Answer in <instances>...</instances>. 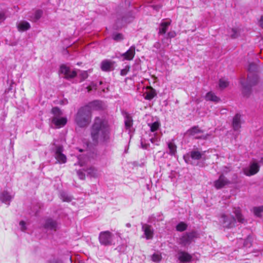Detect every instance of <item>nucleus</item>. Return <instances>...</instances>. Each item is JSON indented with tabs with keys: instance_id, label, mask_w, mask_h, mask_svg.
<instances>
[{
	"instance_id": "1",
	"label": "nucleus",
	"mask_w": 263,
	"mask_h": 263,
	"mask_svg": "<svg viewBox=\"0 0 263 263\" xmlns=\"http://www.w3.org/2000/svg\"><path fill=\"white\" fill-rule=\"evenodd\" d=\"M91 137L93 142L96 144L105 145L110 142V128L105 117L95 118L91 127Z\"/></svg>"
},
{
	"instance_id": "2",
	"label": "nucleus",
	"mask_w": 263,
	"mask_h": 263,
	"mask_svg": "<svg viewBox=\"0 0 263 263\" xmlns=\"http://www.w3.org/2000/svg\"><path fill=\"white\" fill-rule=\"evenodd\" d=\"M75 120L79 126L83 127L87 126L91 121V112L89 106L81 107L79 110Z\"/></svg>"
},
{
	"instance_id": "3",
	"label": "nucleus",
	"mask_w": 263,
	"mask_h": 263,
	"mask_svg": "<svg viewBox=\"0 0 263 263\" xmlns=\"http://www.w3.org/2000/svg\"><path fill=\"white\" fill-rule=\"evenodd\" d=\"M51 112L53 115L51 118V124L55 128H61L66 124L67 118L63 116L62 111L58 107L52 108Z\"/></svg>"
},
{
	"instance_id": "4",
	"label": "nucleus",
	"mask_w": 263,
	"mask_h": 263,
	"mask_svg": "<svg viewBox=\"0 0 263 263\" xmlns=\"http://www.w3.org/2000/svg\"><path fill=\"white\" fill-rule=\"evenodd\" d=\"M220 226L225 229H230L235 226L236 219L230 213L226 212L221 214L219 218Z\"/></svg>"
},
{
	"instance_id": "5",
	"label": "nucleus",
	"mask_w": 263,
	"mask_h": 263,
	"mask_svg": "<svg viewBox=\"0 0 263 263\" xmlns=\"http://www.w3.org/2000/svg\"><path fill=\"white\" fill-rule=\"evenodd\" d=\"M115 235L108 231L101 232L99 235V241L101 245L109 246L114 245Z\"/></svg>"
},
{
	"instance_id": "6",
	"label": "nucleus",
	"mask_w": 263,
	"mask_h": 263,
	"mask_svg": "<svg viewBox=\"0 0 263 263\" xmlns=\"http://www.w3.org/2000/svg\"><path fill=\"white\" fill-rule=\"evenodd\" d=\"M187 134L193 136L196 139H206L211 134H204L198 127H194L187 132Z\"/></svg>"
},
{
	"instance_id": "7",
	"label": "nucleus",
	"mask_w": 263,
	"mask_h": 263,
	"mask_svg": "<svg viewBox=\"0 0 263 263\" xmlns=\"http://www.w3.org/2000/svg\"><path fill=\"white\" fill-rule=\"evenodd\" d=\"M60 72L63 74L66 79H71L75 77L77 74V71L65 65L61 66Z\"/></svg>"
},
{
	"instance_id": "8",
	"label": "nucleus",
	"mask_w": 263,
	"mask_h": 263,
	"mask_svg": "<svg viewBox=\"0 0 263 263\" xmlns=\"http://www.w3.org/2000/svg\"><path fill=\"white\" fill-rule=\"evenodd\" d=\"M259 167L257 162L254 160L248 167L243 169V173L247 176H252L258 172Z\"/></svg>"
},
{
	"instance_id": "9",
	"label": "nucleus",
	"mask_w": 263,
	"mask_h": 263,
	"mask_svg": "<svg viewBox=\"0 0 263 263\" xmlns=\"http://www.w3.org/2000/svg\"><path fill=\"white\" fill-rule=\"evenodd\" d=\"M197 234L195 232H192L183 235L179 240V243L183 246L189 245L194 238L197 237Z\"/></svg>"
},
{
	"instance_id": "10",
	"label": "nucleus",
	"mask_w": 263,
	"mask_h": 263,
	"mask_svg": "<svg viewBox=\"0 0 263 263\" xmlns=\"http://www.w3.org/2000/svg\"><path fill=\"white\" fill-rule=\"evenodd\" d=\"M255 67V65L254 64H251L249 66V73L248 76V86H251L252 85H254L256 84L258 81V76L256 74L252 73L251 72V68Z\"/></svg>"
},
{
	"instance_id": "11",
	"label": "nucleus",
	"mask_w": 263,
	"mask_h": 263,
	"mask_svg": "<svg viewBox=\"0 0 263 263\" xmlns=\"http://www.w3.org/2000/svg\"><path fill=\"white\" fill-rule=\"evenodd\" d=\"M142 230L144 232V237L147 239H151L154 236V230L153 227L147 224H142Z\"/></svg>"
},
{
	"instance_id": "12",
	"label": "nucleus",
	"mask_w": 263,
	"mask_h": 263,
	"mask_svg": "<svg viewBox=\"0 0 263 263\" xmlns=\"http://www.w3.org/2000/svg\"><path fill=\"white\" fill-rule=\"evenodd\" d=\"M115 62L109 60H104L101 63V68L104 71H110L114 69Z\"/></svg>"
},
{
	"instance_id": "13",
	"label": "nucleus",
	"mask_w": 263,
	"mask_h": 263,
	"mask_svg": "<svg viewBox=\"0 0 263 263\" xmlns=\"http://www.w3.org/2000/svg\"><path fill=\"white\" fill-rule=\"evenodd\" d=\"M229 183L230 181L223 175H221L219 179L214 183V186L217 189H221Z\"/></svg>"
},
{
	"instance_id": "14",
	"label": "nucleus",
	"mask_w": 263,
	"mask_h": 263,
	"mask_svg": "<svg viewBox=\"0 0 263 263\" xmlns=\"http://www.w3.org/2000/svg\"><path fill=\"white\" fill-rule=\"evenodd\" d=\"M135 55V47L132 46L126 52L121 54V57L123 58V60L130 61L133 59Z\"/></svg>"
},
{
	"instance_id": "15",
	"label": "nucleus",
	"mask_w": 263,
	"mask_h": 263,
	"mask_svg": "<svg viewBox=\"0 0 263 263\" xmlns=\"http://www.w3.org/2000/svg\"><path fill=\"white\" fill-rule=\"evenodd\" d=\"M62 147L61 146H58L56 148L55 153V158L60 163H65L66 162V156L62 154Z\"/></svg>"
},
{
	"instance_id": "16",
	"label": "nucleus",
	"mask_w": 263,
	"mask_h": 263,
	"mask_svg": "<svg viewBox=\"0 0 263 263\" xmlns=\"http://www.w3.org/2000/svg\"><path fill=\"white\" fill-rule=\"evenodd\" d=\"M205 152H200L198 151H193L191 152V157L194 160H205L207 158L205 156Z\"/></svg>"
},
{
	"instance_id": "17",
	"label": "nucleus",
	"mask_w": 263,
	"mask_h": 263,
	"mask_svg": "<svg viewBox=\"0 0 263 263\" xmlns=\"http://www.w3.org/2000/svg\"><path fill=\"white\" fill-rule=\"evenodd\" d=\"M12 198L13 196L7 191H4L0 193V200L5 204L9 205Z\"/></svg>"
},
{
	"instance_id": "18",
	"label": "nucleus",
	"mask_w": 263,
	"mask_h": 263,
	"mask_svg": "<svg viewBox=\"0 0 263 263\" xmlns=\"http://www.w3.org/2000/svg\"><path fill=\"white\" fill-rule=\"evenodd\" d=\"M178 259L182 262H189L191 261L192 256L189 253L181 251L178 253Z\"/></svg>"
},
{
	"instance_id": "19",
	"label": "nucleus",
	"mask_w": 263,
	"mask_h": 263,
	"mask_svg": "<svg viewBox=\"0 0 263 263\" xmlns=\"http://www.w3.org/2000/svg\"><path fill=\"white\" fill-rule=\"evenodd\" d=\"M241 115L237 114L233 118V126L234 130H236L240 128Z\"/></svg>"
},
{
	"instance_id": "20",
	"label": "nucleus",
	"mask_w": 263,
	"mask_h": 263,
	"mask_svg": "<svg viewBox=\"0 0 263 263\" xmlns=\"http://www.w3.org/2000/svg\"><path fill=\"white\" fill-rule=\"evenodd\" d=\"M86 106H89L90 111L91 109H100L102 107V103L100 101H94L89 103Z\"/></svg>"
},
{
	"instance_id": "21",
	"label": "nucleus",
	"mask_w": 263,
	"mask_h": 263,
	"mask_svg": "<svg viewBox=\"0 0 263 263\" xmlns=\"http://www.w3.org/2000/svg\"><path fill=\"white\" fill-rule=\"evenodd\" d=\"M17 29L20 31H25L30 28L29 23L26 21H21L17 25Z\"/></svg>"
},
{
	"instance_id": "22",
	"label": "nucleus",
	"mask_w": 263,
	"mask_h": 263,
	"mask_svg": "<svg viewBox=\"0 0 263 263\" xmlns=\"http://www.w3.org/2000/svg\"><path fill=\"white\" fill-rule=\"evenodd\" d=\"M233 213L235 214L236 218L239 222L243 223L245 221L244 218L241 213L240 209L239 207L233 209Z\"/></svg>"
},
{
	"instance_id": "23",
	"label": "nucleus",
	"mask_w": 263,
	"mask_h": 263,
	"mask_svg": "<svg viewBox=\"0 0 263 263\" xmlns=\"http://www.w3.org/2000/svg\"><path fill=\"white\" fill-rule=\"evenodd\" d=\"M170 24L171 21L170 20L162 22L159 28V33L160 34H164L166 32Z\"/></svg>"
},
{
	"instance_id": "24",
	"label": "nucleus",
	"mask_w": 263,
	"mask_h": 263,
	"mask_svg": "<svg viewBox=\"0 0 263 263\" xmlns=\"http://www.w3.org/2000/svg\"><path fill=\"white\" fill-rule=\"evenodd\" d=\"M205 99L206 101H213L214 102H218L219 101V98L216 96L213 92H208L205 97Z\"/></svg>"
},
{
	"instance_id": "25",
	"label": "nucleus",
	"mask_w": 263,
	"mask_h": 263,
	"mask_svg": "<svg viewBox=\"0 0 263 263\" xmlns=\"http://www.w3.org/2000/svg\"><path fill=\"white\" fill-rule=\"evenodd\" d=\"M46 229L55 230L57 228V223L51 219H47L45 223Z\"/></svg>"
},
{
	"instance_id": "26",
	"label": "nucleus",
	"mask_w": 263,
	"mask_h": 263,
	"mask_svg": "<svg viewBox=\"0 0 263 263\" xmlns=\"http://www.w3.org/2000/svg\"><path fill=\"white\" fill-rule=\"evenodd\" d=\"M242 30L239 28H232L230 32V36L233 39L240 36L241 34Z\"/></svg>"
},
{
	"instance_id": "27",
	"label": "nucleus",
	"mask_w": 263,
	"mask_h": 263,
	"mask_svg": "<svg viewBox=\"0 0 263 263\" xmlns=\"http://www.w3.org/2000/svg\"><path fill=\"white\" fill-rule=\"evenodd\" d=\"M125 125L126 128L129 130V133L131 132V127L133 125V120L132 117L128 115H126L125 119Z\"/></svg>"
},
{
	"instance_id": "28",
	"label": "nucleus",
	"mask_w": 263,
	"mask_h": 263,
	"mask_svg": "<svg viewBox=\"0 0 263 263\" xmlns=\"http://www.w3.org/2000/svg\"><path fill=\"white\" fill-rule=\"evenodd\" d=\"M168 148V153L169 154L175 156L176 153V149L177 146L173 142H169L167 143Z\"/></svg>"
},
{
	"instance_id": "29",
	"label": "nucleus",
	"mask_w": 263,
	"mask_h": 263,
	"mask_svg": "<svg viewBox=\"0 0 263 263\" xmlns=\"http://www.w3.org/2000/svg\"><path fill=\"white\" fill-rule=\"evenodd\" d=\"M239 243L240 244L239 247H250L251 245V238L250 237H248L245 240L240 238L239 239Z\"/></svg>"
},
{
	"instance_id": "30",
	"label": "nucleus",
	"mask_w": 263,
	"mask_h": 263,
	"mask_svg": "<svg viewBox=\"0 0 263 263\" xmlns=\"http://www.w3.org/2000/svg\"><path fill=\"white\" fill-rule=\"evenodd\" d=\"M86 171L88 175L93 177H97L99 175L98 170L93 167L88 168Z\"/></svg>"
},
{
	"instance_id": "31",
	"label": "nucleus",
	"mask_w": 263,
	"mask_h": 263,
	"mask_svg": "<svg viewBox=\"0 0 263 263\" xmlns=\"http://www.w3.org/2000/svg\"><path fill=\"white\" fill-rule=\"evenodd\" d=\"M155 93L154 89L152 88H147L145 98L146 100H151L155 97Z\"/></svg>"
},
{
	"instance_id": "32",
	"label": "nucleus",
	"mask_w": 263,
	"mask_h": 263,
	"mask_svg": "<svg viewBox=\"0 0 263 263\" xmlns=\"http://www.w3.org/2000/svg\"><path fill=\"white\" fill-rule=\"evenodd\" d=\"M79 160V164L81 166H83L89 161V158L88 156H79L78 157Z\"/></svg>"
},
{
	"instance_id": "33",
	"label": "nucleus",
	"mask_w": 263,
	"mask_h": 263,
	"mask_svg": "<svg viewBox=\"0 0 263 263\" xmlns=\"http://www.w3.org/2000/svg\"><path fill=\"white\" fill-rule=\"evenodd\" d=\"M148 125L150 127L151 131L154 133L159 128L160 123L158 121H156L152 124H149Z\"/></svg>"
},
{
	"instance_id": "34",
	"label": "nucleus",
	"mask_w": 263,
	"mask_h": 263,
	"mask_svg": "<svg viewBox=\"0 0 263 263\" xmlns=\"http://www.w3.org/2000/svg\"><path fill=\"white\" fill-rule=\"evenodd\" d=\"M160 140V136L157 133L154 134V137L151 138V141L152 143L157 145H159V142Z\"/></svg>"
},
{
	"instance_id": "35",
	"label": "nucleus",
	"mask_w": 263,
	"mask_h": 263,
	"mask_svg": "<svg viewBox=\"0 0 263 263\" xmlns=\"http://www.w3.org/2000/svg\"><path fill=\"white\" fill-rule=\"evenodd\" d=\"M253 212L257 217L261 216V213L263 212V206L255 207L253 209Z\"/></svg>"
},
{
	"instance_id": "36",
	"label": "nucleus",
	"mask_w": 263,
	"mask_h": 263,
	"mask_svg": "<svg viewBox=\"0 0 263 263\" xmlns=\"http://www.w3.org/2000/svg\"><path fill=\"white\" fill-rule=\"evenodd\" d=\"M187 225L183 222L179 223L176 226V230L178 231L182 232L186 230Z\"/></svg>"
},
{
	"instance_id": "37",
	"label": "nucleus",
	"mask_w": 263,
	"mask_h": 263,
	"mask_svg": "<svg viewBox=\"0 0 263 263\" xmlns=\"http://www.w3.org/2000/svg\"><path fill=\"white\" fill-rule=\"evenodd\" d=\"M229 82L226 79H221L219 80V86L220 88L223 89L228 86Z\"/></svg>"
},
{
	"instance_id": "38",
	"label": "nucleus",
	"mask_w": 263,
	"mask_h": 263,
	"mask_svg": "<svg viewBox=\"0 0 263 263\" xmlns=\"http://www.w3.org/2000/svg\"><path fill=\"white\" fill-rule=\"evenodd\" d=\"M162 257L160 253H154L152 256V260L154 262H159L161 260Z\"/></svg>"
},
{
	"instance_id": "39",
	"label": "nucleus",
	"mask_w": 263,
	"mask_h": 263,
	"mask_svg": "<svg viewBox=\"0 0 263 263\" xmlns=\"http://www.w3.org/2000/svg\"><path fill=\"white\" fill-rule=\"evenodd\" d=\"M99 89H102V91L104 92H106L108 90V84L107 83H103L102 81L99 82Z\"/></svg>"
},
{
	"instance_id": "40",
	"label": "nucleus",
	"mask_w": 263,
	"mask_h": 263,
	"mask_svg": "<svg viewBox=\"0 0 263 263\" xmlns=\"http://www.w3.org/2000/svg\"><path fill=\"white\" fill-rule=\"evenodd\" d=\"M98 86L95 84L93 82L91 83V84L87 87V91L89 92L92 90H96L98 89Z\"/></svg>"
},
{
	"instance_id": "41",
	"label": "nucleus",
	"mask_w": 263,
	"mask_h": 263,
	"mask_svg": "<svg viewBox=\"0 0 263 263\" xmlns=\"http://www.w3.org/2000/svg\"><path fill=\"white\" fill-rule=\"evenodd\" d=\"M61 198L63 201L69 202L71 201V198L65 193H62L61 194Z\"/></svg>"
},
{
	"instance_id": "42",
	"label": "nucleus",
	"mask_w": 263,
	"mask_h": 263,
	"mask_svg": "<svg viewBox=\"0 0 263 263\" xmlns=\"http://www.w3.org/2000/svg\"><path fill=\"white\" fill-rule=\"evenodd\" d=\"M129 66L127 65L125 67V68L122 69L120 71V74L122 76H124L127 74V72L129 70Z\"/></svg>"
},
{
	"instance_id": "43",
	"label": "nucleus",
	"mask_w": 263,
	"mask_h": 263,
	"mask_svg": "<svg viewBox=\"0 0 263 263\" xmlns=\"http://www.w3.org/2000/svg\"><path fill=\"white\" fill-rule=\"evenodd\" d=\"M113 39L115 41H119L122 40L123 39V35L121 34L118 33V34H114L113 35Z\"/></svg>"
},
{
	"instance_id": "44",
	"label": "nucleus",
	"mask_w": 263,
	"mask_h": 263,
	"mask_svg": "<svg viewBox=\"0 0 263 263\" xmlns=\"http://www.w3.org/2000/svg\"><path fill=\"white\" fill-rule=\"evenodd\" d=\"M88 76L87 71H81L80 74V77L82 80H84L86 79Z\"/></svg>"
},
{
	"instance_id": "45",
	"label": "nucleus",
	"mask_w": 263,
	"mask_h": 263,
	"mask_svg": "<svg viewBox=\"0 0 263 263\" xmlns=\"http://www.w3.org/2000/svg\"><path fill=\"white\" fill-rule=\"evenodd\" d=\"M42 15V11L40 10H37L34 13V18L36 20L39 19Z\"/></svg>"
},
{
	"instance_id": "46",
	"label": "nucleus",
	"mask_w": 263,
	"mask_h": 263,
	"mask_svg": "<svg viewBox=\"0 0 263 263\" xmlns=\"http://www.w3.org/2000/svg\"><path fill=\"white\" fill-rule=\"evenodd\" d=\"M231 170L230 168L229 167H224L222 170V174L224 176V174H227L228 172H230Z\"/></svg>"
},
{
	"instance_id": "47",
	"label": "nucleus",
	"mask_w": 263,
	"mask_h": 263,
	"mask_svg": "<svg viewBox=\"0 0 263 263\" xmlns=\"http://www.w3.org/2000/svg\"><path fill=\"white\" fill-rule=\"evenodd\" d=\"M77 174L80 179H84L85 178V174L81 171H78Z\"/></svg>"
},
{
	"instance_id": "48",
	"label": "nucleus",
	"mask_w": 263,
	"mask_h": 263,
	"mask_svg": "<svg viewBox=\"0 0 263 263\" xmlns=\"http://www.w3.org/2000/svg\"><path fill=\"white\" fill-rule=\"evenodd\" d=\"M176 35V33L175 31H171L168 33L167 35L169 37L172 38L174 37Z\"/></svg>"
},
{
	"instance_id": "49",
	"label": "nucleus",
	"mask_w": 263,
	"mask_h": 263,
	"mask_svg": "<svg viewBox=\"0 0 263 263\" xmlns=\"http://www.w3.org/2000/svg\"><path fill=\"white\" fill-rule=\"evenodd\" d=\"M20 225L21 226V229L22 231H24L26 230V227L25 226V223L24 221H21L20 222Z\"/></svg>"
},
{
	"instance_id": "50",
	"label": "nucleus",
	"mask_w": 263,
	"mask_h": 263,
	"mask_svg": "<svg viewBox=\"0 0 263 263\" xmlns=\"http://www.w3.org/2000/svg\"><path fill=\"white\" fill-rule=\"evenodd\" d=\"M48 263H62V261L58 259H53Z\"/></svg>"
},
{
	"instance_id": "51",
	"label": "nucleus",
	"mask_w": 263,
	"mask_h": 263,
	"mask_svg": "<svg viewBox=\"0 0 263 263\" xmlns=\"http://www.w3.org/2000/svg\"><path fill=\"white\" fill-rule=\"evenodd\" d=\"M5 19V15L3 12L0 13V21H3Z\"/></svg>"
},
{
	"instance_id": "52",
	"label": "nucleus",
	"mask_w": 263,
	"mask_h": 263,
	"mask_svg": "<svg viewBox=\"0 0 263 263\" xmlns=\"http://www.w3.org/2000/svg\"><path fill=\"white\" fill-rule=\"evenodd\" d=\"M183 159L184 160H185V161L186 162V163H189V156H188V155H184L183 156Z\"/></svg>"
},
{
	"instance_id": "53",
	"label": "nucleus",
	"mask_w": 263,
	"mask_h": 263,
	"mask_svg": "<svg viewBox=\"0 0 263 263\" xmlns=\"http://www.w3.org/2000/svg\"><path fill=\"white\" fill-rule=\"evenodd\" d=\"M259 24L261 27L263 28V16H261L260 17V19L259 20Z\"/></svg>"
},
{
	"instance_id": "54",
	"label": "nucleus",
	"mask_w": 263,
	"mask_h": 263,
	"mask_svg": "<svg viewBox=\"0 0 263 263\" xmlns=\"http://www.w3.org/2000/svg\"><path fill=\"white\" fill-rule=\"evenodd\" d=\"M141 146L144 149H146L147 147V146L146 144H143L142 142H141Z\"/></svg>"
},
{
	"instance_id": "55",
	"label": "nucleus",
	"mask_w": 263,
	"mask_h": 263,
	"mask_svg": "<svg viewBox=\"0 0 263 263\" xmlns=\"http://www.w3.org/2000/svg\"><path fill=\"white\" fill-rule=\"evenodd\" d=\"M241 84L242 85V86H243V87L244 88H246V87H248V86H247V85H245V84L243 83V82H242V81H241Z\"/></svg>"
},
{
	"instance_id": "56",
	"label": "nucleus",
	"mask_w": 263,
	"mask_h": 263,
	"mask_svg": "<svg viewBox=\"0 0 263 263\" xmlns=\"http://www.w3.org/2000/svg\"><path fill=\"white\" fill-rule=\"evenodd\" d=\"M259 162L261 163H263V156L261 157L260 160H259Z\"/></svg>"
},
{
	"instance_id": "57",
	"label": "nucleus",
	"mask_w": 263,
	"mask_h": 263,
	"mask_svg": "<svg viewBox=\"0 0 263 263\" xmlns=\"http://www.w3.org/2000/svg\"><path fill=\"white\" fill-rule=\"evenodd\" d=\"M126 226H127V227H130V223H127V224H126Z\"/></svg>"
},
{
	"instance_id": "58",
	"label": "nucleus",
	"mask_w": 263,
	"mask_h": 263,
	"mask_svg": "<svg viewBox=\"0 0 263 263\" xmlns=\"http://www.w3.org/2000/svg\"><path fill=\"white\" fill-rule=\"evenodd\" d=\"M116 235L117 236H118V237H120V235H119V233H117L116 234Z\"/></svg>"
},
{
	"instance_id": "59",
	"label": "nucleus",
	"mask_w": 263,
	"mask_h": 263,
	"mask_svg": "<svg viewBox=\"0 0 263 263\" xmlns=\"http://www.w3.org/2000/svg\"><path fill=\"white\" fill-rule=\"evenodd\" d=\"M16 45L15 44H11V46H14V45Z\"/></svg>"
},
{
	"instance_id": "60",
	"label": "nucleus",
	"mask_w": 263,
	"mask_h": 263,
	"mask_svg": "<svg viewBox=\"0 0 263 263\" xmlns=\"http://www.w3.org/2000/svg\"><path fill=\"white\" fill-rule=\"evenodd\" d=\"M79 152H82V149H79Z\"/></svg>"
},
{
	"instance_id": "61",
	"label": "nucleus",
	"mask_w": 263,
	"mask_h": 263,
	"mask_svg": "<svg viewBox=\"0 0 263 263\" xmlns=\"http://www.w3.org/2000/svg\"><path fill=\"white\" fill-rule=\"evenodd\" d=\"M83 171H85V172H87V171H86L87 170H85V169H83Z\"/></svg>"
}]
</instances>
